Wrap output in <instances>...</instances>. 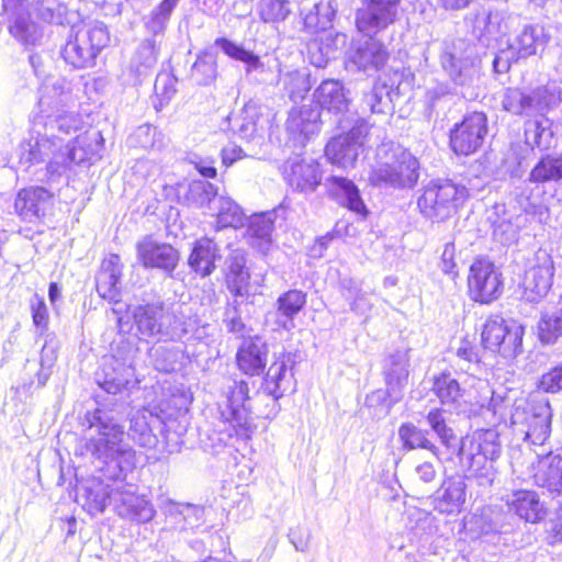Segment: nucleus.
I'll return each instance as SVG.
<instances>
[{"mask_svg": "<svg viewBox=\"0 0 562 562\" xmlns=\"http://www.w3.org/2000/svg\"><path fill=\"white\" fill-rule=\"evenodd\" d=\"M63 148V144L58 143L46 130L44 134L37 133L36 136H31L30 139L23 142L20 146V158L24 164H40L58 154Z\"/></svg>", "mask_w": 562, "mask_h": 562, "instance_id": "nucleus-30", "label": "nucleus"}, {"mask_svg": "<svg viewBox=\"0 0 562 562\" xmlns=\"http://www.w3.org/2000/svg\"><path fill=\"white\" fill-rule=\"evenodd\" d=\"M120 484L111 487L102 482V480L88 481L81 487V497L85 498V506L92 515L103 513L109 503H114L120 493Z\"/></svg>", "mask_w": 562, "mask_h": 562, "instance_id": "nucleus-38", "label": "nucleus"}, {"mask_svg": "<svg viewBox=\"0 0 562 562\" xmlns=\"http://www.w3.org/2000/svg\"><path fill=\"white\" fill-rule=\"evenodd\" d=\"M487 133V120L484 113L473 112L450 132V146L457 155H471L483 144Z\"/></svg>", "mask_w": 562, "mask_h": 562, "instance_id": "nucleus-18", "label": "nucleus"}, {"mask_svg": "<svg viewBox=\"0 0 562 562\" xmlns=\"http://www.w3.org/2000/svg\"><path fill=\"white\" fill-rule=\"evenodd\" d=\"M78 142L76 137L74 142L69 140L66 145L63 143V148L47 164L45 178H40V180H46L49 184L56 183L72 164L79 165L83 162L86 160V153L82 148L76 146Z\"/></svg>", "mask_w": 562, "mask_h": 562, "instance_id": "nucleus-34", "label": "nucleus"}, {"mask_svg": "<svg viewBox=\"0 0 562 562\" xmlns=\"http://www.w3.org/2000/svg\"><path fill=\"white\" fill-rule=\"evenodd\" d=\"M217 77V56L211 50L200 53L191 68V78L198 85H211Z\"/></svg>", "mask_w": 562, "mask_h": 562, "instance_id": "nucleus-58", "label": "nucleus"}, {"mask_svg": "<svg viewBox=\"0 0 562 562\" xmlns=\"http://www.w3.org/2000/svg\"><path fill=\"white\" fill-rule=\"evenodd\" d=\"M319 113L311 106L293 108L285 122L286 131L303 143L318 130Z\"/></svg>", "mask_w": 562, "mask_h": 562, "instance_id": "nucleus-45", "label": "nucleus"}, {"mask_svg": "<svg viewBox=\"0 0 562 562\" xmlns=\"http://www.w3.org/2000/svg\"><path fill=\"white\" fill-rule=\"evenodd\" d=\"M325 155L328 160L344 169L352 167L359 156L357 142L348 140L341 135L331 138L325 147Z\"/></svg>", "mask_w": 562, "mask_h": 562, "instance_id": "nucleus-49", "label": "nucleus"}, {"mask_svg": "<svg viewBox=\"0 0 562 562\" xmlns=\"http://www.w3.org/2000/svg\"><path fill=\"white\" fill-rule=\"evenodd\" d=\"M115 506L121 517L139 524L150 521L156 513L149 501L136 495L134 491L126 490L123 485L120 487Z\"/></svg>", "mask_w": 562, "mask_h": 562, "instance_id": "nucleus-32", "label": "nucleus"}, {"mask_svg": "<svg viewBox=\"0 0 562 562\" xmlns=\"http://www.w3.org/2000/svg\"><path fill=\"white\" fill-rule=\"evenodd\" d=\"M537 336L542 345L562 341V308L543 311L537 323Z\"/></svg>", "mask_w": 562, "mask_h": 562, "instance_id": "nucleus-52", "label": "nucleus"}, {"mask_svg": "<svg viewBox=\"0 0 562 562\" xmlns=\"http://www.w3.org/2000/svg\"><path fill=\"white\" fill-rule=\"evenodd\" d=\"M218 196L214 184L205 180H193L187 188L184 202L189 206L206 209L211 214Z\"/></svg>", "mask_w": 562, "mask_h": 562, "instance_id": "nucleus-50", "label": "nucleus"}, {"mask_svg": "<svg viewBox=\"0 0 562 562\" xmlns=\"http://www.w3.org/2000/svg\"><path fill=\"white\" fill-rule=\"evenodd\" d=\"M386 46L369 36L368 40L358 42L349 53V61L358 69L371 74L382 69L389 60Z\"/></svg>", "mask_w": 562, "mask_h": 562, "instance_id": "nucleus-26", "label": "nucleus"}, {"mask_svg": "<svg viewBox=\"0 0 562 562\" xmlns=\"http://www.w3.org/2000/svg\"><path fill=\"white\" fill-rule=\"evenodd\" d=\"M549 42V35L540 24H527L516 35L509 45L521 59L543 50Z\"/></svg>", "mask_w": 562, "mask_h": 562, "instance_id": "nucleus-40", "label": "nucleus"}, {"mask_svg": "<svg viewBox=\"0 0 562 562\" xmlns=\"http://www.w3.org/2000/svg\"><path fill=\"white\" fill-rule=\"evenodd\" d=\"M400 0H364L356 12L359 32L374 36L398 19Z\"/></svg>", "mask_w": 562, "mask_h": 562, "instance_id": "nucleus-14", "label": "nucleus"}, {"mask_svg": "<svg viewBox=\"0 0 562 562\" xmlns=\"http://www.w3.org/2000/svg\"><path fill=\"white\" fill-rule=\"evenodd\" d=\"M425 99L426 116L431 120L451 106L454 94L448 85L439 83L427 90Z\"/></svg>", "mask_w": 562, "mask_h": 562, "instance_id": "nucleus-56", "label": "nucleus"}, {"mask_svg": "<svg viewBox=\"0 0 562 562\" xmlns=\"http://www.w3.org/2000/svg\"><path fill=\"white\" fill-rule=\"evenodd\" d=\"M502 453L499 435L495 429H481L460 441L458 459L460 467L483 490L490 488L497 474L494 462Z\"/></svg>", "mask_w": 562, "mask_h": 562, "instance_id": "nucleus-3", "label": "nucleus"}, {"mask_svg": "<svg viewBox=\"0 0 562 562\" xmlns=\"http://www.w3.org/2000/svg\"><path fill=\"white\" fill-rule=\"evenodd\" d=\"M316 103L328 112L340 113L348 108L344 86L338 80H324L314 93Z\"/></svg>", "mask_w": 562, "mask_h": 562, "instance_id": "nucleus-47", "label": "nucleus"}, {"mask_svg": "<svg viewBox=\"0 0 562 562\" xmlns=\"http://www.w3.org/2000/svg\"><path fill=\"white\" fill-rule=\"evenodd\" d=\"M258 117L256 105L246 104L238 114L227 117L229 130L240 138L248 140L257 132Z\"/></svg>", "mask_w": 562, "mask_h": 562, "instance_id": "nucleus-55", "label": "nucleus"}, {"mask_svg": "<svg viewBox=\"0 0 562 562\" xmlns=\"http://www.w3.org/2000/svg\"><path fill=\"white\" fill-rule=\"evenodd\" d=\"M327 194L338 204L347 207L364 218L368 215V209L360 195V191L355 182L340 176H331L324 183Z\"/></svg>", "mask_w": 562, "mask_h": 562, "instance_id": "nucleus-28", "label": "nucleus"}, {"mask_svg": "<svg viewBox=\"0 0 562 562\" xmlns=\"http://www.w3.org/2000/svg\"><path fill=\"white\" fill-rule=\"evenodd\" d=\"M251 379H228L223 387L227 400V409L221 413L235 430L238 438H249L252 430L251 413L255 409L254 401L260 400L250 395Z\"/></svg>", "mask_w": 562, "mask_h": 562, "instance_id": "nucleus-8", "label": "nucleus"}, {"mask_svg": "<svg viewBox=\"0 0 562 562\" xmlns=\"http://www.w3.org/2000/svg\"><path fill=\"white\" fill-rule=\"evenodd\" d=\"M467 501V483L462 475L445 477L437 491L430 496L434 509L443 515L459 514Z\"/></svg>", "mask_w": 562, "mask_h": 562, "instance_id": "nucleus-25", "label": "nucleus"}, {"mask_svg": "<svg viewBox=\"0 0 562 562\" xmlns=\"http://www.w3.org/2000/svg\"><path fill=\"white\" fill-rule=\"evenodd\" d=\"M248 223L247 232L250 237L260 240V246H267L270 244V236L273 229V220L269 214H256L246 217Z\"/></svg>", "mask_w": 562, "mask_h": 562, "instance_id": "nucleus-63", "label": "nucleus"}, {"mask_svg": "<svg viewBox=\"0 0 562 562\" xmlns=\"http://www.w3.org/2000/svg\"><path fill=\"white\" fill-rule=\"evenodd\" d=\"M222 426L218 429H213L204 434L201 442L204 449L211 453H218L224 447L227 446L228 440L235 435L234 428L229 423L223 418Z\"/></svg>", "mask_w": 562, "mask_h": 562, "instance_id": "nucleus-61", "label": "nucleus"}, {"mask_svg": "<svg viewBox=\"0 0 562 562\" xmlns=\"http://www.w3.org/2000/svg\"><path fill=\"white\" fill-rule=\"evenodd\" d=\"M277 82L293 102L304 99L311 89L308 75L299 69H285L276 58Z\"/></svg>", "mask_w": 562, "mask_h": 562, "instance_id": "nucleus-46", "label": "nucleus"}, {"mask_svg": "<svg viewBox=\"0 0 562 562\" xmlns=\"http://www.w3.org/2000/svg\"><path fill=\"white\" fill-rule=\"evenodd\" d=\"M211 215L216 216V228L223 229L227 227L238 228L246 223V215L240 206L232 199L220 195L216 200Z\"/></svg>", "mask_w": 562, "mask_h": 562, "instance_id": "nucleus-51", "label": "nucleus"}, {"mask_svg": "<svg viewBox=\"0 0 562 562\" xmlns=\"http://www.w3.org/2000/svg\"><path fill=\"white\" fill-rule=\"evenodd\" d=\"M70 102V83L66 79L56 78L43 83L38 106L47 116L44 130L60 144L64 143V139L56 132L69 135L81 126V119L65 110Z\"/></svg>", "mask_w": 562, "mask_h": 562, "instance_id": "nucleus-5", "label": "nucleus"}, {"mask_svg": "<svg viewBox=\"0 0 562 562\" xmlns=\"http://www.w3.org/2000/svg\"><path fill=\"white\" fill-rule=\"evenodd\" d=\"M214 45L229 58L243 63L245 76L249 80L263 83L276 77L273 76L276 63L273 65L265 63L259 55L246 49L243 45L226 37H217Z\"/></svg>", "mask_w": 562, "mask_h": 562, "instance_id": "nucleus-20", "label": "nucleus"}, {"mask_svg": "<svg viewBox=\"0 0 562 562\" xmlns=\"http://www.w3.org/2000/svg\"><path fill=\"white\" fill-rule=\"evenodd\" d=\"M469 296L481 304H490L503 293L502 274L486 260H475L468 277Z\"/></svg>", "mask_w": 562, "mask_h": 562, "instance_id": "nucleus-15", "label": "nucleus"}, {"mask_svg": "<svg viewBox=\"0 0 562 562\" xmlns=\"http://www.w3.org/2000/svg\"><path fill=\"white\" fill-rule=\"evenodd\" d=\"M398 437L403 447L407 450L425 449L432 454H438V448L428 438V431L423 430L411 423L401 425L398 428Z\"/></svg>", "mask_w": 562, "mask_h": 562, "instance_id": "nucleus-57", "label": "nucleus"}, {"mask_svg": "<svg viewBox=\"0 0 562 562\" xmlns=\"http://www.w3.org/2000/svg\"><path fill=\"white\" fill-rule=\"evenodd\" d=\"M156 430H159L166 443L169 441H175L176 445L178 443L180 434H178L176 438H172L170 425L164 423L150 412L137 413L131 418L127 436L140 447L151 449L158 443Z\"/></svg>", "mask_w": 562, "mask_h": 562, "instance_id": "nucleus-21", "label": "nucleus"}, {"mask_svg": "<svg viewBox=\"0 0 562 562\" xmlns=\"http://www.w3.org/2000/svg\"><path fill=\"white\" fill-rule=\"evenodd\" d=\"M267 345L257 337L244 341L237 352V364L251 379L254 375H259L262 372L267 363Z\"/></svg>", "mask_w": 562, "mask_h": 562, "instance_id": "nucleus-39", "label": "nucleus"}, {"mask_svg": "<svg viewBox=\"0 0 562 562\" xmlns=\"http://www.w3.org/2000/svg\"><path fill=\"white\" fill-rule=\"evenodd\" d=\"M128 369L114 357L104 358L100 368L95 371L97 384L109 394H117L130 383Z\"/></svg>", "mask_w": 562, "mask_h": 562, "instance_id": "nucleus-37", "label": "nucleus"}, {"mask_svg": "<svg viewBox=\"0 0 562 562\" xmlns=\"http://www.w3.org/2000/svg\"><path fill=\"white\" fill-rule=\"evenodd\" d=\"M306 304V293L301 290H289L277 300L278 324L290 330L294 327V317Z\"/></svg>", "mask_w": 562, "mask_h": 562, "instance_id": "nucleus-48", "label": "nucleus"}, {"mask_svg": "<svg viewBox=\"0 0 562 562\" xmlns=\"http://www.w3.org/2000/svg\"><path fill=\"white\" fill-rule=\"evenodd\" d=\"M322 170L317 161L293 160L284 167V179L295 191L310 194L322 183Z\"/></svg>", "mask_w": 562, "mask_h": 562, "instance_id": "nucleus-27", "label": "nucleus"}, {"mask_svg": "<svg viewBox=\"0 0 562 562\" xmlns=\"http://www.w3.org/2000/svg\"><path fill=\"white\" fill-rule=\"evenodd\" d=\"M553 261L546 251H538L535 255L532 263L526 270L522 286L526 299L530 302H537L543 297L552 285Z\"/></svg>", "mask_w": 562, "mask_h": 562, "instance_id": "nucleus-22", "label": "nucleus"}, {"mask_svg": "<svg viewBox=\"0 0 562 562\" xmlns=\"http://www.w3.org/2000/svg\"><path fill=\"white\" fill-rule=\"evenodd\" d=\"M431 390L443 406L458 415L469 416L474 412L469 391L462 387L450 373L435 376Z\"/></svg>", "mask_w": 562, "mask_h": 562, "instance_id": "nucleus-24", "label": "nucleus"}, {"mask_svg": "<svg viewBox=\"0 0 562 562\" xmlns=\"http://www.w3.org/2000/svg\"><path fill=\"white\" fill-rule=\"evenodd\" d=\"M440 65L449 78L460 87H472L480 78L474 47L463 38L442 44Z\"/></svg>", "mask_w": 562, "mask_h": 562, "instance_id": "nucleus-10", "label": "nucleus"}, {"mask_svg": "<svg viewBox=\"0 0 562 562\" xmlns=\"http://www.w3.org/2000/svg\"><path fill=\"white\" fill-rule=\"evenodd\" d=\"M57 360V345L54 339L46 340L41 350L40 366L41 369L36 373L37 384L44 386L48 381L52 369Z\"/></svg>", "mask_w": 562, "mask_h": 562, "instance_id": "nucleus-64", "label": "nucleus"}, {"mask_svg": "<svg viewBox=\"0 0 562 562\" xmlns=\"http://www.w3.org/2000/svg\"><path fill=\"white\" fill-rule=\"evenodd\" d=\"M137 258L146 269H157L172 277L180 261L178 249L167 243H159L145 236L136 244Z\"/></svg>", "mask_w": 562, "mask_h": 562, "instance_id": "nucleus-19", "label": "nucleus"}, {"mask_svg": "<svg viewBox=\"0 0 562 562\" xmlns=\"http://www.w3.org/2000/svg\"><path fill=\"white\" fill-rule=\"evenodd\" d=\"M123 265L119 255L112 254L101 263L95 278L98 294L110 302H119L120 289L117 286L122 277Z\"/></svg>", "mask_w": 562, "mask_h": 562, "instance_id": "nucleus-33", "label": "nucleus"}, {"mask_svg": "<svg viewBox=\"0 0 562 562\" xmlns=\"http://www.w3.org/2000/svg\"><path fill=\"white\" fill-rule=\"evenodd\" d=\"M555 136L552 131V122L544 115L528 121L525 125V145L514 148L517 167L510 171L512 177L520 178L525 171L522 167L527 156L535 149L548 150L553 147Z\"/></svg>", "mask_w": 562, "mask_h": 562, "instance_id": "nucleus-17", "label": "nucleus"}, {"mask_svg": "<svg viewBox=\"0 0 562 562\" xmlns=\"http://www.w3.org/2000/svg\"><path fill=\"white\" fill-rule=\"evenodd\" d=\"M532 113L543 114L558 106L562 100V89L557 82H548L529 92Z\"/></svg>", "mask_w": 562, "mask_h": 562, "instance_id": "nucleus-54", "label": "nucleus"}, {"mask_svg": "<svg viewBox=\"0 0 562 562\" xmlns=\"http://www.w3.org/2000/svg\"><path fill=\"white\" fill-rule=\"evenodd\" d=\"M551 407L548 403L530 407H516L512 414V424L525 435L524 439L532 445H543L551 431Z\"/></svg>", "mask_w": 562, "mask_h": 562, "instance_id": "nucleus-16", "label": "nucleus"}, {"mask_svg": "<svg viewBox=\"0 0 562 562\" xmlns=\"http://www.w3.org/2000/svg\"><path fill=\"white\" fill-rule=\"evenodd\" d=\"M220 250L216 243L207 237L198 239L188 258L190 269L202 278L211 276L220 259Z\"/></svg>", "mask_w": 562, "mask_h": 562, "instance_id": "nucleus-35", "label": "nucleus"}, {"mask_svg": "<svg viewBox=\"0 0 562 562\" xmlns=\"http://www.w3.org/2000/svg\"><path fill=\"white\" fill-rule=\"evenodd\" d=\"M418 159L398 144H383L369 173V182L379 188L405 190L414 188L419 179Z\"/></svg>", "mask_w": 562, "mask_h": 562, "instance_id": "nucleus-4", "label": "nucleus"}, {"mask_svg": "<svg viewBox=\"0 0 562 562\" xmlns=\"http://www.w3.org/2000/svg\"><path fill=\"white\" fill-rule=\"evenodd\" d=\"M524 334V327L516 322H506L499 316H491L482 329V346L505 359H512L522 352Z\"/></svg>", "mask_w": 562, "mask_h": 562, "instance_id": "nucleus-11", "label": "nucleus"}, {"mask_svg": "<svg viewBox=\"0 0 562 562\" xmlns=\"http://www.w3.org/2000/svg\"><path fill=\"white\" fill-rule=\"evenodd\" d=\"M10 35L25 47L42 44V26L32 21L25 0H2Z\"/></svg>", "mask_w": 562, "mask_h": 562, "instance_id": "nucleus-13", "label": "nucleus"}, {"mask_svg": "<svg viewBox=\"0 0 562 562\" xmlns=\"http://www.w3.org/2000/svg\"><path fill=\"white\" fill-rule=\"evenodd\" d=\"M179 1L161 0L144 16V26L150 36L140 42L123 71L125 85L137 86L154 74L167 26Z\"/></svg>", "mask_w": 562, "mask_h": 562, "instance_id": "nucleus-2", "label": "nucleus"}, {"mask_svg": "<svg viewBox=\"0 0 562 562\" xmlns=\"http://www.w3.org/2000/svg\"><path fill=\"white\" fill-rule=\"evenodd\" d=\"M468 189L452 180H431L417 199L422 215L431 222H445L452 217L468 199Z\"/></svg>", "mask_w": 562, "mask_h": 562, "instance_id": "nucleus-7", "label": "nucleus"}, {"mask_svg": "<svg viewBox=\"0 0 562 562\" xmlns=\"http://www.w3.org/2000/svg\"><path fill=\"white\" fill-rule=\"evenodd\" d=\"M150 359L154 367L160 372H170L180 358V350L176 347L158 345L150 349Z\"/></svg>", "mask_w": 562, "mask_h": 562, "instance_id": "nucleus-62", "label": "nucleus"}, {"mask_svg": "<svg viewBox=\"0 0 562 562\" xmlns=\"http://www.w3.org/2000/svg\"><path fill=\"white\" fill-rule=\"evenodd\" d=\"M110 44L108 26L99 21L79 27L70 34L60 55L75 69L95 66L97 57Z\"/></svg>", "mask_w": 562, "mask_h": 562, "instance_id": "nucleus-6", "label": "nucleus"}, {"mask_svg": "<svg viewBox=\"0 0 562 562\" xmlns=\"http://www.w3.org/2000/svg\"><path fill=\"white\" fill-rule=\"evenodd\" d=\"M385 385L404 394L409 376V350L400 349L387 355L382 363Z\"/></svg>", "mask_w": 562, "mask_h": 562, "instance_id": "nucleus-31", "label": "nucleus"}, {"mask_svg": "<svg viewBox=\"0 0 562 562\" xmlns=\"http://www.w3.org/2000/svg\"><path fill=\"white\" fill-rule=\"evenodd\" d=\"M504 13L501 11L479 10L472 19V34L483 44H488L491 38L505 34L503 27Z\"/></svg>", "mask_w": 562, "mask_h": 562, "instance_id": "nucleus-43", "label": "nucleus"}, {"mask_svg": "<svg viewBox=\"0 0 562 562\" xmlns=\"http://www.w3.org/2000/svg\"><path fill=\"white\" fill-rule=\"evenodd\" d=\"M31 8L40 21L50 25H70L75 18V13L61 0H32Z\"/></svg>", "mask_w": 562, "mask_h": 562, "instance_id": "nucleus-44", "label": "nucleus"}, {"mask_svg": "<svg viewBox=\"0 0 562 562\" xmlns=\"http://www.w3.org/2000/svg\"><path fill=\"white\" fill-rule=\"evenodd\" d=\"M133 319L139 334L159 340H179L187 333L162 301L135 306Z\"/></svg>", "mask_w": 562, "mask_h": 562, "instance_id": "nucleus-9", "label": "nucleus"}, {"mask_svg": "<svg viewBox=\"0 0 562 562\" xmlns=\"http://www.w3.org/2000/svg\"><path fill=\"white\" fill-rule=\"evenodd\" d=\"M536 485L551 494H562V457L549 454L542 458L533 474Z\"/></svg>", "mask_w": 562, "mask_h": 562, "instance_id": "nucleus-41", "label": "nucleus"}, {"mask_svg": "<svg viewBox=\"0 0 562 562\" xmlns=\"http://www.w3.org/2000/svg\"><path fill=\"white\" fill-rule=\"evenodd\" d=\"M120 408L122 405L87 412L85 422L89 428L97 429V435L81 447V454L90 456L95 468L103 472L104 479L115 483L124 481L136 464L135 451L123 442L125 432L121 425Z\"/></svg>", "mask_w": 562, "mask_h": 562, "instance_id": "nucleus-1", "label": "nucleus"}, {"mask_svg": "<svg viewBox=\"0 0 562 562\" xmlns=\"http://www.w3.org/2000/svg\"><path fill=\"white\" fill-rule=\"evenodd\" d=\"M294 360L291 353H281L268 368L260 387L256 391V396H267L272 400V408L269 413L262 414L265 417L276 415L279 409L278 401L286 392L295 390V379L292 372Z\"/></svg>", "mask_w": 562, "mask_h": 562, "instance_id": "nucleus-12", "label": "nucleus"}, {"mask_svg": "<svg viewBox=\"0 0 562 562\" xmlns=\"http://www.w3.org/2000/svg\"><path fill=\"white\" fill-rule=\"evenodd\" d=\"M528 180L532 183L559 182L562 180V154L546 155L531 169Z\"/></svg>", "mask_w": 562, "mask_h": 562, "instance_id": "nucleus-53", "label": "nucleus"}, {"mask_svg": "<svg viewBox=\"0 0 562 562\" xmlns=\"http://www.w3.org/2000/svg\"><path fill=\"white\" fill-rule=\"evenodd\" d=\"M53 198L54 194L44 187L21 189L14 201V212L22 221L36 223L53 205Z\"/></svg>", "mask_w": 562, "mask_h": 562, "instance_id": "nucleus-23", "label": "nucleus"}, {"mask_svg": "<svg viewBox=\"0 0 562 562\" xmlns=\"http://www.w3.org/2000/svg\"><path fill=\"white\" fill-rule=\"evenodd\" d=\"M400 87L378 81L372 89L363 94L362 110H369L372 114L391 116L401 99Z\"/></svg>", "mask_w": 562, "mask_h": 562, "instance_id": "nucleus-29", "label": "nucleus"}, {"mask_svg": "<svg viewBox=\"0 0 562 562\" xmlns=\"http://www.w3.org/2000/svg\"><path fill=\"white\" fill-rule=\"evenodd\" d=\"M246 261V251L241 248L232 249L225 260L227 286L235 295H243L250 279Z\"/></svg>", "mask_w": 562, "mask_h": 562, "instance_id": "nucleus-42", "label": "nucleus"}, {"mask_svg": "<svg viewBox=\"0 0 562 562\" xmlns=\"http://www.w3.org/2000/svg\"><path fill=\"white\" fill-rule=\"evenodd\" d=\"M292 13L290 0H259L258 14L265 23H281Z\"/></svg>", "mask_w": 562, "mask_h": 562, "instance_id": "nucleus-59", "label": "nucleus"}, {"mask_svg": "<svg viewBox=\"0 0 562 562\" xmlns=\"http://www.w3.org/2000/svg\"><path fill=\"white\" fill-rule=\"evenodd\" d=\"M507 506L526 522H538L544 516V507L535 491L519 490L507 496Z\"/></svg>", "mask_w": 562, "mask_h": 562, "instance_id": "nucleus-36", "label": "nucleus"}, {"mask_svg": "<svg viewBox=\"0 0 562 562\" xmlns=\"http://www.w3.org/2000/svg\"><path fill=\"white\" fill-rule=\"evenodd\" d=\"M530 102L529 93L517 88H509L504 93L502 106L514 115H530L532 114Z\"/></svg>", "mask_w": 562, "mask_h": 562, "instance_id": "nucleus-60", "label": "nucleus"}]
</instances>
